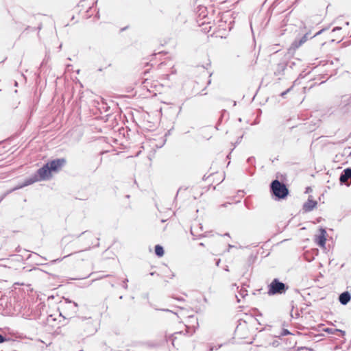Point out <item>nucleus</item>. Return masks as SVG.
<instances>
[{"label": "nucleus", "mask_w": 351, "mask_h": 351, "mask_svg": "<svg viewBox=\"0 0 351 351\" xmlns=\"http://www.w3.org/2000/svg\"><path fill=\"white\" fill-rule=\"evenodd\" d=\"M224 236L226 237H230V234L228 232H226L224 234Z\"/></svg>", "instance_id": "obj_34"}, {"label": "nucleus", "mask_w": 351, "mask_h": 351, "mask_svg": "<svg viewBox=\"0 0 351 351\" xmlns=\"http://www.w3.org/2000/svg\"><path fill=\"white\" fill-rule=\"evenodd\" d=\"M239 294L242 298H245L246 295H247V291L245 289H241Z\"/></svg>", "instance_id": "obj_21"}, {"label": "nucleus", "mask_w": 351, "mask_h": 351, "mask_svg": "<svg viewBox=\"0 0 351 351\" xmlns=\"http://www.w3.org/2000/svg\"><path fill=\"white\" fill-rule=\"evenodd\" d=\"M255 158L253 156L249 157L247 160V162L250 165H253L254 162Z\"/></svg>", "instance_id": "obj_23"}, {"label": "nucleus", "mask_w": 351, "mask_h": 351, "mask_svg": "<svg viewBox=\"0 0 351 351\" xmlns=\"http://www.w3.org/2000/svg\"><path fill=\"white\" fill-rule=\"evenodd\" d=\"M158 311H165V312H170L174 314H176V313L173 312L172 311L168 309V308H156Z\"/></svg>", "instance_id": "obj_25"}, {"label": "nucleus", "mask_w": 351, "mask_h": 351, "mask_svg": "<svg viewBox=\"0 0 351 351\" xmlns=\"http://www.w3.org/2000/svg\"><path fill=\"white\" fill-rule=\"evenodd\" d=\"M67 66V67H69V66H71V64H67V66Z\"/></svg>", "instance_id": "obj_45"}, {"label": "nucleus", "mask_w": 351, "mask_h": 351, "mask_svg": "<svg viewBox=\"0 0 351 351\" xmlns=\"http://www.w3.org/2000/svg\"><path fill=\"white\" fill-rule=\"evenodd\" d=\"M81 319V326L84 328V333L86 336L93 335L97 331V328L94 326L91 317H82Z\"/></svg>", "instance_id": "obj_3"}, {"label": "nucleus", "mask_w": 351, "mask_h": 351, "mask_svg": "<svg viewBox=\"0 0 351 351\" xmlns=\"http://www.w3.org/2000/svg\"><path fill=\"white\" fill-rule=\"evenodd\" d=\"M155 274H156V272H155V271H152V272H150V273H149V275H151V276H154Z\"/></svg>", "instance_id": "obj_33"}, {"label": "nucleus", "mask_w": 351, "mask_h": 351, "mask_svg": "<svg viewBox=\"0 0 351 351\" xmlns=\"http://www.w3.org/2000/svg\"><path fill=\"white\" fill-rule=\"evenodd\" d=\"M319 230V234L315 236V241L317 245L323 247L326 245L327 232L326 229L322 227H321Z\"/></svg>", "instance_id": "obj_8"}, {"label": "nucleus", "mask_w": 351, "mask_h": 351, "mask_svg": "<svg viewBox=\"0 0 351 351\" xmlns=\"http://www.w3.org/2000/svg\"><path fill=\"white\" fill-rule=\"evenodd\" d=\"M38 181H39L38 179L37 178L36 176L34 173L31 177L26 178L22 186H26L30 185V184H32L36 182H38Z\"/></svg>", "instance_id": "obj_14"}, {"label": "nucleus", "mask_w": 351, "mask_h": 351, "mask_svg": "<svg viewBox=\"0 0 351 351\" xmlns=\"http://www.w3.org/2000/svg\"><path fill=\"white\" fill-rule=\"evenodd\" d=\"M7 341H9V339L7 338L5 336H3L1 334H0V343H2L5 342Z\"/></svg>", "instance_id": "obj_22"}, {"label": "nucleus", "mask_w": 351, "mask_h": 351, "mask_svg": "<svg viewBox=\"0 0 351 351\" xmlns=\"http://www.w3.org/2000/svg\"><path fill=\"white\" fill-rule=\"evenodd\" d=\"M65 308H68L71 311V313L69 314H68V315H75L74 313H72V305H66Z\"/></svg>", "instance_id": "obj_26"}, {"label": "nucleus", "mask_w": 351, "mask_h": 351, "mask_svg": "<svg viewBox=\"0 0 351 351\" xmlns=\"http://www.w3.org/2000/svg\"><path fill=\"white\" fill-rule=\"evenodd\" d=\"M273 347H278L280 345V341L278 339H274L272 342L269 343Z\"/></svg>", "instance_id": "obj_19"}, {"label": "nucleus", "mask_w": 351, "mask_h": 351, "mask_svg": "<svg viewBox=\"0 0 351 351\" xmlns=\"http://www.w3.org/2000/svg\"><path fill=\"white\" fill-rule=\"evenodd\" d=\"M269 188L271 195L275 200L285 199L289 193L287 186L278 179L271 181Z\"/></svg>", "instance_id": "obj_1"}, {"label": "nucleus", "mask_w": 351, "mask_h": 351, "mask_svg": "<svg viewBox=\"0 0 351 351\" xmlns=\"http://www.w3.org/2000/svg\"><path fill=\"white\" fill-rule=\"evenodd\" d=\"M64 303L66 305H72V313L76 314L78 311V304L75 302L71 301L66 298L64 299Z\"/></svg>", "instance_id": "obj_13"}, {"label": "nucleus", "mask_w": 351, "mask_h": 351, "mask_svg": "<svg viewBox=\"0 0 351 351\" xmlns=\"http://www.w3.org/2000/svg\"><path fill=\"white\" fill-rule=\"evenodd\" d=\"M290 334H291V332L288 329L283 328L281 332L280 333V335H276L275 337H278V338H280L281 337H284V336H286V335H288Z\"/></svg>", "instance_id": "obj_17"}, {"label": "nucleus", "mask_w": 351, "mask_h": 351, "mask_svg": "<svg viewBox=\"0 0 351 351\" xmlns=\"http://www.w3.org/2000/svg\"><path fill=\"white\" fill-rule=\"evenodd\" d=\"M340 184L345 185L351 184V168L348 167L345 169L339 176Z\"/></svg>", "instance_id": "obj_7"}, {"label": "nucleus", "mask_w": 351, "mask_h": 351, "mask_svg": "<svg viewBox=\"0 0 351 351\" xmlns=\"http://www.w3.org/2000/svg\"><path fill=\"white\" fill-rule=\"evenodd\" d=\"M236 298H237V302H240V300L238 298V297L236 295Z\"/></svg>", "instance_id": "obj_40"}, {"label": "nucleus", "mask_w": 351, "mask_h": 351, "mask_svg": "<svg viewBox=\"0 0 351 351\" xmlns=\"http://www.w3.org/2000/svg\"><path fill=\"white\" fill-rule=\"evenodd\" d=\"M350 300H351V293L348 291H345L342 292L339 295V302L342 305L348 304Z\"/></svg>", "instance_id": "obj_11"}, {"label": "nucleus", "mask_w": 351, "mask_h": 351, "mask_svg": "<svg viewBox=\"0 0 351 351\" xmlns=\"http://www.w3.org/2000/svg\"><path fill=\"white\" fill-rule=\"evenodd\" d=\"M291 315L292 317H293V315L292 314V312L291 313Z\"/></svg>", "instance_id": "obj_49"}, {"label": "nucleus", "mask_w": 351, "mask_h": 351, "mask_svg": "<svg viewBox=\"0 0 351 351\" xmlns=\"http://www.w3.org/2000/svg\"><path fill=\"white\" fill-rule=\"evenodd\" d=\"M66 163V160L64 158H60L49 160L47 162V165H48L49 170L52 173L59 171Z\"/></svg>", "instance_id": "obj_5"}, {"label": "nucleus", "mask_w": 351, "mask_h": 351, "mask_svg": "<svg viewBox=\"0 0 351 351\" xmlns=\"http://www.w3.org/2000/svg\"><path fill=\"white\" fill-rule=\"evenodd\" d=\"M72 254H73V253H70V254H67V255L64 256L63 258H56V259H55V260H53V261H51V263H57V262H60V261H62L64 258H66V257H68V256H71V255H72Z\"/></svg>", "instance_id": "obj_18"}, {"label": "nucleus", "mask_w": 351, "mask_h": 351, "mask_svg": "<svg viewBox=\"0 0 351 351\" xmlns=\"http://www.w3.org/2000/svg\"><path fill=\"white\" fill-rule=\"evenodd\" d=\"M18 85V83L16 82H15V86H17Z\"/></svg>", "instance_id": "obj_48"}, {"label": "nucleus", "mask_w": 351, "mask_h": 351, "mask_svg": "<svg viewBox=\"0 0 351 351\" xmlns=\"http://www.w3.org/2000/svg\"><path fill=\"white\" fill-rule=\"evenodd\" d=\"M210 83H211V80H209L208 81V83H207V84H210Z\"/></svg>", "instance_id": "obj_37"}, {"label": "nucleus", "mask_w": 351, "mask_h": 351, "mask_svg": "<svg viewBox=\"0 0 351 351\" xmlns=\"http://www.w3.org/2000/svg\"><path fill=\"white\" fill-rule=\"evenodd\" d=\"M234 247V245H230V244H229V245H228V247H229V248H232V247Z\"/></svg>", "instance_id": "obj_36"}, {"label": "nucleus", "mask_w": 351, "mask_h": 351, "mask_svg": "<svg viewBox=\"0 0 351 351\" xmlns=\"http://www.w3.org/2000/svg\"><path fill=\"white\" fill-rule=\"evenodd\" d=\"M122 298H123V296H122V295H121V296L119 297V299H121V300Z\"/></svg>", "instance_id": "obj_46"}, {"label": "nucleus", "mask_w": 351, "mask_h": 351, "mask_svg": "<svg viewBox=\"0 0 351 351\" xmlns=\"http://www.w3.org/2000/svg\"><path fill=\"white\" fill-rule=\"evenodd\" d=\"M346 25H349V22H346Z\"/></svg>", "instance_id": "obj_42"}, {"label": "nucleus", "mask_w": 351, "mask_h": 351, "mask_svg": "<svg viewBox=\"0 0 351 351\" xmlns=\"http://www.w3.org/2000/svg\"><path fill=\"white\" fill-rule=\"evenodd\" d=\"M219 263H220V259H219L217 263H216V265L218 266L219 265Z\"/></svg>", "instance_id": "obj_35"}, {"label": "nucleus", "mask_w": 351, "mask_h": 351, "mask_svg": "<svg viewBox=\"0 0 351 351\" xmlns=\"http://www.w3.org/2000/svg\"><path fill=\"white\" fill-rule=\"evenodd\" d=\"M128 278H125L123 280V284H122V287L123 289H128Z\"/></svg>", "instance_id": "obj_20"}, {"label": "nucleus", "mask_w": 351, "mask_h": 351, "mask_svg": "<svg viewBox=\"0 0 351 351\" xmlns=\"http://www.w3.org/2000/svg\"><path fill=\"white\" fill-rule=\"evenodd\" d=\"M289 286L280 281L278 278H274L268 285L267 293L269 295H281L286 293Z\"/></svg>", "instance_id": "obj_2"}, {"label": "nucleus", "mask_w": 351, "mask_h": 351, "mask_svg": "<svg viewBox=\"0 0 351 351\" xmlns=\"http://www.w3.org/2000/svg\"><path fill=\"white\" fill-rule=\"evenodd\" d=\"M199 245H201V246H204V243H200Z\"/></svg>", "instance_id": "obj_41"}, {"label": "nucleus", "mask_w": 351, "mask_h": 351, "mask_svg": "<svg viewBox=\"0 0 351 351\" xmlns=\"http://www.w3.org/2000/svg\"><path fill=\"white\" fill-rule=\"evenodd\" d=\"M346 141V139L343 140L341 143H343Z\"/></svg>", "instance_id": "obj_44"}, {"label": "nucleus", "mask_w": 351, "mask_h": 351, "mask_svg": "<svg viewBox=\"0 0 351 351\" xmlns=\"http://www.w3.org/2000/svg\"><path fill=\"white\" fill-rule=\"evenodd\" d=\"M176 300H178V301H183L184 299L182 298H177Z\"/></svg>", "instance_id": "obj_31"}, {"label": "nucleus", "mask_w": 351, "mask_h": 351, "mask_svg": "<svg viewBox=\"0 0 351 351\" xmlns=\"http://www.w3.org/2000/svg\"><path fill=\"white\" fill-rule=\"evenodd\" d=\"M324 331L332 335H335L337 332H340L342 336H344L346 334V332L344 330L332 328H326L324 329Z\"/></svg>", "instance_id": "obj_15"}, {"label": "nucleus", "mask_w": 351, "mask_h": 351, "mask_svg": "<svg viewBox=\"0 0 351 351\" xmlns=\"http://www.w3.org/2000/svg\"><path fill=\"white\" fill-rule=\"evenodd\" d=\"M84 236L85 238L86 239H91L93 237V234L90 232L89 231H84L82 232L81 234H69V235H66L65 237H64L62 239V243H66V242H71L73 241V239L74 238H80L81 237Z\"/></svg>", "instance_id": "obj_9"}, {"label": "nucleus", "mask_w": 351, "mask_h": 351, "mask_svg": "<svg viewBox=\"0 0 351 351\" xmlns=\"http://www.w3.org/2000/svg\"><path fill=\"white\" fill-rule=\"evenodd\" d=\"M300 316V313L298 312L295 313V317L297 318Z\"/></svg>", "instance_id": "obj_32"}, {"label": "nucleus", "mask_w": 351, "mask_h": 351, "mask_svg": "<svg viewBox=\"0 0 351 351\" xmlns=\"http://www.w3.org/2000/svg\"><path fill=\"white\" fill-rule=\"evenodd\" d=\"M317 205V202L316 200H313L312 199V196H308V200L303 204L302 210L306 212H311L315 208H316Z\"/></svg>", "instance_id": "obj_10"}, {"label": "nucleus", "mask_w": 351, "mask_h": 351, "mask_svg": "<svg viewBox=\"0 0 351 351\" xmlns=\"http://www.w3.org/2000/svg\"><path fill=\"white\" fill-rule=\"evenodd\" d=\"M292 87L287 88L285 91L280 93L282 97H285V95L291 90Z\"/></svg>", "instance_id": "obj_24"}, {"label": "nucleus", "mask_w": 351, "mask_h": 351, "mask_svg": "<svg viewBox=\"0 0 351 351\" xmlns=\"http://www.w3.org/2000/svg\"><path fill=\"white\" fill-rule=\"evenodd\" d=\"M125 351H130L129 349L125 350Z\"/></svg>", "instance_id": "obj_50"}, {"label": "nucleus", "mask_w": 351, "mask_h": 351, "mask_svg": "<svg viewBox=\"0 0 351 351\" xmlns=\"http://www.w3.org/2000/svg\"><path fill=\"white\" fill-rule=\"evenodd\" d=\"M341 27H335L333 28L332 32H336L337 30H341Z\"/></svg>", "instance_id": "obj_29"}, {"label": "nucleus", "mask_w": 351, "mask_h": 351, "mask_svg": "<svg viewBox=\"0 0 351 351\" xmlns=\"http://www.w3.org/2000/svg\"><path fill=\"white\" fill-rule=\"evenodd\" d=\"M287 64L285 62L278 63L276 66L275 71H274V75L276 76L284 75L285 71L287 69Z\"/></svg>", "instance_id": "obj_12"}, {"label": "nucleus", "mask_w": 351, "mask_h": 351, "mask_svg": "<svg viewBox=\"0 0 351 351\" xmlns=\"http://www.w3.org/2000/svg\"><path fill=\"white\" fill-rule=\"evenodd\" d=\"M147 72H148L147 71H145L144 74L145 75Z\"/></svg>", "instance_id": "obj_47"}, {"label": "nucleus", "mask_w": 351, "mask_h": 351, "mask_svg": "<svg viewBox=\"0 0 351 351\" xmlns=\"http://www.w3.org/2000/svg\"><path fill=\"white\" fill-rule=\"evenodd\" d=\"M247 171V173L250 176H252L254 174V170H252L251 169H249Z\"/></svg>", "instance_id": "obj_28"}, {"label": "nucleus", "mask_w": 351, "mask_h": 351, "mask_svg": "<svg viewBox=\"0 0 351 351\" xmlns=\"http://www.w3.org/2000/svg\"><path fill=\"white\" fill-rule=\"evenodd\" d=\"M154 252H155V254L158 257H162L164 256V254H165V250H164L163 247L159 244L155 245Z\"/></svg>", "instance_id": "obj_16"}, {"label": "nucleus", "mask_w": 351, "mask_h": 351, "mask_svg": "<svg viewBox=\"0 0 351 351\" xmlns=\"http://www.w3.org/2000/svg\"><path fill=\"white\" fill-rule=\"evenodd\" d=\"M305 258H306V260L307 261L311 262V261H312L314 259V257H313V256H312L311 258H308V257L307 256V254L306 253V254H305Z\"/></svg>", "instance_id": "obj_27"}, {"label": "nucleus", "mask_w": 351, "mask_h": 351, "mask_svg": "<svg viewBox=\"0 0 351 351\" xmlns=\"http://www.w3.org/2000/svg\"><path fill=\"white\" fill-rule=\"evenodd\" d=\"M39 181L48 180L51 178V173L48 165L45 163L42 167L39 168L35 173Z\"/></svg>", "instance_id": "obj_6"}, {"label": "nucleus", "mask_w": 351, "mask_h": 351, "mask_svg": "<svg viewBox=\"0 0 351 351\" xmlns=\"http://www.w3.org/2000/svg\"><path fill=\"white\" fill-rule=\"evenodd\" d=\"M326 29H322L315 33L313 36H311V32H306L305 34H304L300 39H295L291 44V49H293V50H295L296 49L299 48L301 45H302L304 43L307 41V40L310 38H314L316 36H318L321 34L324 31H325Z\"/></svg>", "instance_id": "obj_4"}, {"label": "nucleus", "mask_w": 351, "mask_h": 351, "mask_svg": "<svg viewBox=\"0 0 351 351\" xmlns=\"http://www.w3.org/2000/svg\"><path fill=\"white\" fill-rule=\"evenodd\" d=\"M40 258H41L42 259H43L44 261H46V260H47V259H46V258H44V257H42V256H40Z\"/></svg>", "instance_id": "obj_39"}, {"label": "nucleus", "mask_w": 351, "mask_h": 351, "mask_svg": "<svg viewBox=\"0 0 351 351\" xmlns=\"http://www.w3.org/2000/svg\"><path fill=\"white\" fill-rule=\"evenodd\" d=\"M201 9H204V10H205L206 8L205 7H202Z\"/></svg>", "instance_id": "obj_43"}, {"label": "nucleus", "mask_w": 351, "mask_h": 351, "mask_svg": "<svg viewBox=\"0 0 351 351\" xmlns=\"http://www.w3.org/2000/svg\"><path fill=\"white\" fill-rule=\"evenodd\" d=\"M312 191L311 188L310 186H308L306 188V193H308Z\"/></svg>", "instance_id": "obj_30"}, {"label": "nucleus", "mask_w": 351, "mask_h": 351, "mask_svg": "<svg viewBox=\"0 0 351 351\" xmlns=\"http://www.w3.org/2000/svg\"><path fill=\"white\" fill-rule=\"evenodd\" d=\"M226 271H229V269H228V267L227 266L226 268L225 269Z\"/></svg>", "instance_id": "obj_38"}]
</instances>
